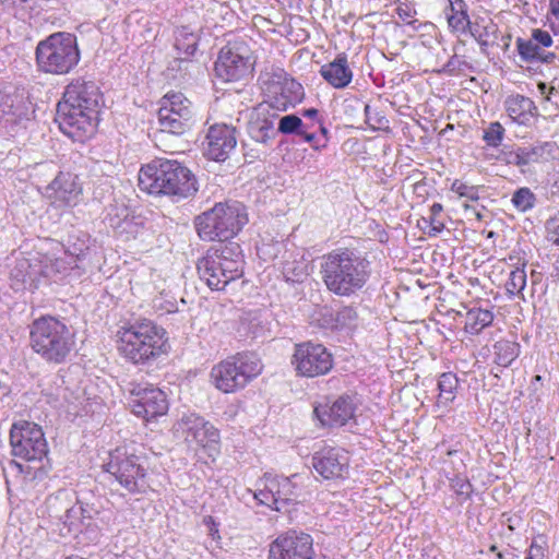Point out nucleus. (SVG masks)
I'll return each instance as SVG.
<instances>
[{
  "mask_svg": "<svg viewBox=\"0 0 559 559\" xmlns=\"http://www.w3.org/2000/svg\"><path fill=\"white\" fill-rule=\"evenodd\" d=\"M312 466L325 479L344 478L348 474V453L341 448H326L316 452Z\"/></svg>",
  "mask_w": 559,
  "mask_h": 559,
  "instance_id": "4be33fe9",
  "label": "nucleus"
},
{
  "mask_svg": "<svg viewBox=\"0 0 559 559\" xmlns=\"http://www.w3.org/2000/svg\"><path fill=\"white\" fill-rule=\"evenodd\" d=\"M499 158L507 165L518 167L521 174H526L523 163L522 145L514 146L510 150H502Z\"/></svg>",
  "mask_w": 559,
  "mask_h": 559,
  "instance_id": "37998d69",
  "label": "nucleus"
},
{
  "mask_svg": "<svg viewBox=\"0 0 559 559\" xmlns=\"http://www.w3.org/2000/svg\"><path fill=\"white\" fill-rule=\"evenodd\" d=\"M267 559H316L313 538L297 530L282 533L270 544Z\"/></svg>",
  "mask_w": 559,
  "mask_h": 559,
  "instance_id": "a211bd4d",
  "label": "nucleus"
},
{
  "mask_svg": "<svg viewBox=\"0 0 559 559\" xmlns=\"http://www.w3.org/2000/svg\"><path fill=\"white\" fill-rule=\"evenodd\" d=\"M550 222H547V229H548V240L552 242V245L559 247V224L556 225L554 228L550 229L549 227Z\"/></svg>",
  "mask_w": 559,
  "mask_h": 559,
  "instance_id": "4d7b16f0",
  "label": "nucleus"
},
{
  "mask_svg": "<svg viewBox=\"0 0 559 559\" xmlns=\"http://www.w3.org/2000/svg\"><path fill=\"white\" fill-rule=\"evenodd\" d=\"M464 206H465V209H466L467 211L472 210V211H473V213L475 214V216H476V218H477L478 221H481V219H483V215H481V213H480V212L476 211L474 207H472V206H469V205H467V204H465Z\"/></svg>",
  "mask_w": 559,
  "mask_h": 559,
  "instance_id": "052dcab7",
  "label": "nucleus"
},
{
  "mask_svg": "<svg viewBox=\"0 0 559 559\" xmlns=\"http://www.w3.org/2000/svg\"><path fill=\"white\" fill-rule=\"evenodd\" d=\"M493 321V313L488 309L473 308L465 314V331L478 334Z\"/></svg>",
  "mask_w": 559,
  "mask_h": 559,
  "instance_id": "72a5a7b5",
  "label": "nucleus"
},
{
  "mask_svg": "<svg viewBox=\"0 0 559 559\" xmlns=\"http://www.w3.org/2000/svg\"><path fill=\"white\" fill-rule=\"evenodd\" d=\"M547 552V542L543 535L535 537L525 556V559H545Z\"/></svg>",
  "mask_w": 559,
  "mask_h": 559,
  "instance_id": "a18cd8bd",
  "label": "nucleus"
},
{
  "mask_svg": "<svg viewBox=\"0 0 559 559\" xmlns=\"http://www.w3.org/2000/svg\"><path fill=\"white\" fill-rule=\"evenodd\" d=\"M190 447L202 449L213 460L219 453V431L195 413L183 414L174 425Z\"/></svg>",
  "mask_w": 559,
  "mask_h": 559,
  "instance_id": "ddd939ff",
  "label": "nucleus"
},
{
  "mask_svg": "<svg viewBox=\"0 0 559 559\" xmlns=\"http://www.w3.org/2000/svg\"><path fill=\"white\" fill-rule=\"evenodd\" d=\"M269 111L266 105L259 104L251 114L248 133L257 142L266 143L275 135L274 118L276 114L270 117Z\"/></svg>",
  "mask_w": 559,
  "mask_h": 559,
  "instance_id": "a878e982",
  "label": "nucleus"
},
{
  "mask_svg": "<svg viewBox=\"0 0 559 559\" xmlns=\"http://www.w3.org/2000/svg\"><path fill=\"white\" fill-rule=\"evenodd\" d=\"M29 345L44 361L59 365L67 360L75 346L74 334L55 317H41L29 326Z\"/></svg>",
  "mask_w": 559,
  "mask_h": 559,
  "instance_id": "423d86ee",
  "label": "nucleus"
},
{
  "mask_svg": "<svg viewBox=\"0 0 559 559\" xmlns=\"http://www.w3.org/2000/svg\"><path fill=\"white\" fill-rule=\"evenodd\" d=\"M262 371L261 360L253 353H238L211 370V379L216 389L233 393L245 388Z\"/></svg>",
  "mask_w": 559,
  "mask_h": 559,
  "instance_id": "9d476101",
  "label": "nucleus"
},
{
  "mask_svg": "<svg viewBox=\"0 0 559 559\" xmlns=\"http://www.w3.org/2000/svg\"><path fill=\"white\" fill-rule=\"evenodd\" d=\"M531 37L540 46L542 49L545 50V48H548L552 46L554 39L551 35L544 29L540 28H534L532 31Z\"/></svg>",
  "mask_w": 559,
  "mask_h": 559,
  "instance_id": "09e8293b",
  "label": "nucleus"
},
{
  "mask_svg": "<svg viewBox=\"0 0 559 559\" xmlns=\"http://www.w3.org/2000/svg\"><path fill=\"white\" fill-rule=\"evenodd\" d=\"M515 44L519 56L524 62L551 63L556 59L555 52L542 49L532 37L528 39L519 37Z\"/></svg>",
  "mask_w": 559,
  "mask_h": 559,
  "instance_id": "c85d7f7f",
  "label": "nucleus"
},
{
  "mask_svg": "<svg viewBox=\"0 0 559 559\" xmlns=\"http://www.w3.org/2000/svg\"><path fill=\"white\" fill-rule=\"evenodd\" d=\"M199 276L212 290H222L243 274V259L236 243L210 248L197 263Z\"/></svg>",
  "mask_w": 559,
  "mask_h": 559,
  "instance_id": "6e6552de",
  "label": "nucleus"
},
{
  "mask_svg": "<svg viewBox=\"0 0 559 559\" xmlns=\"http://www.w3.org/2000/svg\"><path fill=\"white\" fill-rule=\"evenodd\" d=\"M442 210H443V207L440 203H433L430 206L429 221H430L431 231L433 235L439 234L444 228L443 222L439 218V215L441 214Z\"/></svg>",
  "mask_w": 559,
  "mask_h": 559,
  "instance_id": "de8ad7c7",
  "label": "nucleus"
},
{
  "mask_svg": "<svg viewBox=\"0 0 559 559\" xmlns=\"http://www.w3.org/2000/svg\"><path fill=\"white\" fill-rule=\"evenodd\" d=\"M503 126L496 121L491 122L485 130L483 139L488 146L498 147L504 138Z\"/></svg>",
  "mask_w": 559,
  "mask_h": 559,
  "instance_id": "79ce46f5",
  "label": "nucleus"
},
{
  "mask_svg": "<svg viewBox=\"0 0 559 559\" xmlns=\"http://www.w3.org/2000/svg\"><path fill=\"white\" fill-rule=\"evenodd\" d=\"M358 313L353 306H344L332 316L331 328L353 329L357 325Z\"/></svg>",
  "mask_w": 559,
  "mask_h": 559,
  "instance_id": "4c0bfd02",
  "label": "nucleus"
},
{
  "mask_svg": "<svg viewBox=\"0 0 559 559\" xmlns=\"http://www.w3.org/2000/svg\"><path fill=\"white\" fill-rule=\"evenodd\" d=\"M248 221L247 209L242 203L226 201L195 216L194 227L204 241H227L237 236Z\"/></svg>",
  "mask_w": 559,
  "mask_h": 559,
  "instance_id": "0eeeda50",
  "label": "nucleus"
},
{
  "mask_svg": "<svg viewBox=\"0 0 559 559\" xmlns=\"http://www.w3.org/2000/svg\"><path fill=\"white\" fill-rule=\"evenodd\" d=\"M81 508H68L66 513L60 518L63 524L69 527V530H72L75 526V520Z\"/></svg>",
  "mask_w": 559,
  "mask_h": 559,
  "instance_id": "3c124183",
  "label": "nucleus"
},
{
  "mask_svg": "<svg viewBox=\"0 0 559 559\" xmlns=\"http://www.w3.org/2000/svg\"><path fill=\"white\" fill-rule=\"evenodd\" d=\"M87 247L84 243L80 248L71 249L68 247L66 253L71 258V262L67 263L63 259L59 258L53 261H50L49 264L43 265V276L51 277L53 274H68V270H74V267H79L78 261L81 260L82 257L85 255V251Z\"/></svg>",
  "mask_w": 559,
  "mask_h": 559,
  "instance_id": "c756f323",
  "label": "nucleus"
},
{
  "mask_svg": "<svg viewBox=\"0 0 559 559\" xmlns=\"http://www.w3.org/2000/svg\"><path fill=\"white\" fill-rule=\"evenodd\" d=\"M520 348V344L514 341L500 340L493 344V361L507 368L519 357Z\"/></svg>",
  "mask_w": 559,
  "mask_h": 559,
  "instance_id": "473e14b6",
  "label": "nucleus"
},
{
  "mask_svg": "<svg viewBox=\"0 0 559 559\" xmlns=\"http://www.w3.org/2000/svg\"><path fill=\"white\" fill-rule=\"evenodd\" d=\"M497 558L498 559H504L503 554L502 552H497Z\"/></svg>",
  "mask_w": 559,
  "mask_h": 559,
  "instance_id": "0e129e2a",
  "label": "nucleus"
},
{
  "mask_svg": "<svg viewBox=\"0 0 559 559\" xmlns=\"http://www.w3.org/2000/svg\"><path fill=\"white\" fill-rule=\"evenodd\" d=\"M265 99L261 103L267 109L286 111L304 98V87L300 83L286 75H275L265 83Z\"/></svg>",
  "mask_w": 559,
  "mask_h": 559,
  "instance_id": "6ab92c4d",
  "label": "nucleus"
},
{
  "mask_svg": "<svg viewBox=\"0 0 559 559\" xmlns=\"http://www.w3.org/2000/svg\"><path fill=\"white\" fill-rule=\"evenodd\" d=\"M558 146L551 141H537L530 145H522L523 163L526 173L535 164H545L555 158Z\"/></svg>",
  "mask_w": 559,
  "mask_h": 559,
  "instance_id": "bb28decb",
  "label": "nucleus"
},
{
  "mask_svg": "<svg viewBox=\"0 0 559 559\" xmlns=\"http://www.w3.org/2000/svg\"><path fill=\"white\" fill-rule=\"evenodd\" d=\"M103 96L94 81L73 80L58 104L57 122L63 134L84 142L96 131Z\"/></svg>",
  "mask_w": 559,
  "mask_h": 559,
  "instance_id": "f257e3e1",
  "label": "nucleus"
},
{
  "mask_svg": "<svg viewBox=\"0 0 559 559\" xmlns=\"http://www.w3.org/2000/svg\"><path fill=\"white\" fill-rule=\"evenodd\" d=\"M301 115H302L305 118H307V119L311 120V124H308V126H309V130H310L312 127H314V124H317V123H318V120H320V119H319V111H318V109H316V108L304 109V110L301 111Z\"/></svg>",
  "mask_w": 559,
  "mask_h": 559,
  "instance_id": "6e6d98bb",
  "label": "nucleus"
},
{
  "mask_svg": "<svg viewBox=\"0 0 559 559\" xmlns=\"http://www.w3.org/2000/svg\"><path fill=\"white\" fill-rule=\"evenodd\" d=\"M333 362L332 354L322 344L308 341L295 345L292 365L300 377L324 376L331 371Z\"/></svg>",
  "mask_w": 559,
  "mask_h": 559,
  "instance_id": "dca6fc26",
  "label": "nucleus"
},
{
  "mask_svg": "<svg viewBox=\"0 0 559 559\" xmlns=\"http://www.w3.org/2000/svg\"><path fill=\"white\" fill-rule=\"evenodd\" d=\"M251 51L243 40L228 43L219 51L214 71L224 82L240 81L252 72Z\"/></svg>",
  "mask_w": 559,
  "mask_h": 559,
  "instance_id": "2eb2a0df",
  "label": "nucleus"
},
{
  "mask_svg": "<svg viewBox=\"0 0 559 559\" xmlns=\"http://www.w3.org/2000/svg\"><path fill=\"white\" fill-rule=\"evenodd\" d=\"M490 550H491V551H496V550H497V547L493 545V546H491V547H490Z\"/></svg>",
  "mask_w": 559,
  "mask_h": 559,
  "instance_id": "338daca9",
  "label": "nucleus"
},
{
  "mask_svg": "<svg viewBox=\"0 0 559 559\" xmlns=\"http://www.w3.org/2000/svg\"><path fill=\"white\" fill-rule=\"evenodd\" d=\"M132 214V211L122 202L115 201L105 210L104 223L115 231Z\"/></svg>",
  "mask_w": 559,
  "mask_h": 559,
  "instance_id": "c9c22d12",
  "label": "nucleus"
},
{
  "mask_svg": "<svg viewBox=\"0 0 559 559\" xmlns=\"http://www.w3.org/2000/svg\"><path fill=\"white\" fill-rule=\"evenodd\" d=\"M526 272H525V264H523L522 267H516L515 270L511 271L509 278L506 283V290L508 296H523V290L526 287Z\"/></svg>",
  "mask_w": 559,
  "mask_h": 559,
  "instance_id": "58836bf2",
  "label": "nucleus"
},
{
  "mask_svg": "<svg viewBox=\"0 0 559 559\" xmlns=\"http://www.w3.org/2000/svg\"><path fill=\"white\" fill-rule=\"evenodd\" d=\"M129 385V405L135 416L150 420L167 413L168 401L159 388L150 383L135 382Z\"/></svg>",
  "mask_w": 559,
  "mask_h": 559,
  "instance_id": "f3484780",
  "label": "nucleus"
},
{
  "mask_svg": "<svg viewBox=\"0 0 559 559\" xmlns=\"http://www.w3.org/2000/svg\"><path fill=\"white\" fill-rule=\"evenodd\" d=\"M321 76L334 88H345L353 80V71L348 66L347 55L341 52L336 58L320 68Z\"/></svg>",
  "mask_w": 559,
  "mask_h": 559,
  "instance_id": "393cba45",
  "label": "nucleus"
},
{
  "mask_svg": "<svg viewBox=\"0 0 559 559\" xmlns=\"http://www.w3.org/2000/svg\"><path fill=\"white\" fill-rule=\"evenodd\" d=\"M43 276V265L38 260H17L11 270V280L15 289L36 288Z\"/></svg>",
  "mask_w": 559,
  "mask_h": 559,
  "instance_id": "b1692460",
  "label": "nucleus"
},
{
  "mask_svg": "<svg viewBox=\"0 0 559 559\" xmlns=\"http://www.w3.org/2000/svg\"><path fill=\"white\" fill-rule=\"evenodd\" d=\"M463 62L457 58V56H452L450 60L445 63L443 71L449 74H454L461 70V64Z\"/></svg>",
  "mask_w": 559,
  "mask_h": 559,
  "instance_id": "864d4df0",
  "label": "nucleus"
},
{
  "mask_svg": "<svg viewBox=\"0 0 559 559\" xmlns=\"http://www.w3.org/2000/svg\"><path fill=\"white\" fill-rule=\"evenodd\" d=\"M320 275L330 293L338 297H350L369 281L370 262L354 249H334L322 257Z\"/></svg>",
  "mask_w": 559,
  "mask_h": 559,
  "instance_id": "f03ea898",
  "label": "nucleus"
},
{
  "mask_svg": "<svg viewBox=\"0 0 559 559\" xmlns=\"http://www.w3.org/2000/svg\"><path fill=\"white\" fill-rule=\"evenodd\" d=\"M511 202L520 212H527L534 207L536 197L528 188L524 187L513 193Z\"/></svg>",
  "mask_w": 559,
  "mask_h": 559,
  "instance_id": "a19ab883",
  "label": "nucleus"
},
{
  "mask_svg": "<svg viewBox=\"0 0 559 559\" xmlns=\"http://www.w3.org/2000/svg\"><path fill=\"white\" fill-rule=\"evenodd\" d=\"M153 307H154L156 310H158V311H164V312H166V313H171V312L177 311V307H176L175 302L164 300V298H163V297H156V298L153 300Z\"/></svg>",
  "mask_w": 559,
  "mask_h": 559,
  "instance_id": "8fccbe9b",
  "label": "nucleus"
},
{
  "mask_svg": "<svg viewBox=\"0 0 559 559\" xmlns=\"http://www.w3.org/2000/svg\"><path fill=\"white\" fill-rule=\"evenodd\" d=\"M450 486L456 496L467 499L472 493V485L468 479L462 475H455L450 479Z\"/></svg>",
  "mask_w": 559,
  "mask_h": 559,
  "instance_id": "49530a36",
  "label": "nucleus"
},
{
  "mask_svg": "<svg viewBox=\"0 0 559 559\" xmlns=\"http://www.w3.org/2000/svg\"><path fill=\"white\" fill-rule=\"evenodd\" d=\"M12 454L24 462L10 461V466L19 473L41 478L46 473L48 445L41 428L26 420L14 423L10 430Z\"/></svg>",
  "mask_w": 559,
  "mask_h": 559,
  "instance_id": "39448f33",
  "label": "nucleus"
},
{
  "mask_svg": "<svg viewBox=\"0 0 559 559\" xmlns=\"http://www.w3.org/2000/svg\"><path fill=\"white\" fill-rule=\"evenodd\" d=\"M277 131L283 134H297L308 143L314 141L316 134L309 131L308 123H305L296 115H287L280 119Z\"/></svg>",
  "mask_w": 559,
  "mask_h": 559,
  "instance_id": "7c9ffc66",
  "label": "nucleus"
},
{
  "mask_svg": "<svg viewBox=\"0 0 559 559\" xmlns=\"http://www.w3.org/2000/svg\"><path fill=\"white\" fill-rule=\"evenodd\" d=\"M139 187L150 194L167 195L175 201L198 191L193 174L177 160L156 158L141 167Z\"/></svg>",
  "mask_w": 559,
  "mask_h": 559,
  "instance_id": "7ed1b4c3",
  "label": "nucleus"
},
{
  "mask_svg": "<svg viewBox=\"0 0 559 559\" xmlns=\"http://www.w3.org/2000/svg\"><path fill=\"white\" fill-rule=\"evenodd\" d=\"M289 273H290V269L287 265L284 269V275L286 276L287 281H292V282H300L302 280V277L306 276V272H305L304 267H299L297 271L294 270L293 276H290Z\"/></svg>",
  "mask_w": 559,
  "mask_h": 559,
  "instance_id": "5fc2aeb1",
  "label": "nucleus"
},
{
  "mask_svg": "<svg viewBox=\"0 0 559 559\" xmlns=\"http://www.w3.org/2000/svg\"><path fill=\"white\" fill-rule=\"evenodd\" d=\"M157 119L162 134L181 135L192 126V104L182 93H167L160 99Z\"/></svg>",
  "mask_w": 559,
  "mask_h": 559,
  "instance_id": "4468645a",
  "label": "nucleus"
},
{
  "mask_svg": "<svg viewBox=\"0 0 559 559\" xmlns=\"http://www.w3.org/2000/svg\"><path fill=\"white\" fill-rule=\"evenodd\" d=\"M300 478L298 474L290 477L265 474L263 488L254 492V498L272 510L288 512V507L300 496Z\"/></svg>",
  "mask_w": 559,
  "mask_h": 559,
  "instance_id": "f8f14e48",
  "label": "nucleus"
},
{
  "mask_svg": "<svg viewBox=\"0 0 559 559\" xmlns=\"http://www.w3.org/2000/svg\"><path fill=\"white\" fill-rule=\"evenodd\" d=\"M143 228V221L141 217H138L131 214L127 219L121 224V227L117 228L114 233L117 237L121 238L124 241L136 238V236L141 233Z\"/></svg>",
  "mask_w": 559,
  "mask_h": 559,
  "instance_id": "ea45409f",
  "label": "nucleus"
},
{
  "mask_svg": "<svg viewBox=\"0 0 559 559\" xmlns=\"http://www.w3.org/2000/svg\"><path fill=\"white\" fill-rule=\"evenodd\" d=\"M481 47L487 46V39H483V41H478Z\"/></svg>",
  "mask_w": 559,
  "mask_h": 559,
  "instance_id": "e2e57ef3",
  "label": "nucleus"
},
{
  "mask_svg": "<svg viewBox=\"0 0 559 559\" xmlns=\"http://www.w3.org/2000/svg\"><path fill=\"white\" fill-rule=\"evenodd\" d=\"M83 193L79 176L60 171L47 186L46 197L57 207H73L81 201Z\"/></svg>",
  "mask_w": 559,
  "mask_h": 559,
  "instance_id": "aec40b11",
  "label": "nucleus"
},
{
  "mask_svg": "<svg viewBox=\"0 0 559 559\" xmlns=\"http://www.w3.org/2000/svg\"><path fill=\"white\" fill-rule=\"evenodd\" d=\"M495 25H487V26H480L479 24H476L474 27H469L471 35L477 40L483 41V39H486V37L489 35V28L493 27Z\"/></svg>",
  "mask_w": 559,
  "mask_h": 559,
  "instance_id": "603ef678",
  "label": "nucleus"
},
{
  "mask_svg": "<svg viewBox=\"0 0 559 559\" xmlns=\"http://www.w3.org/2000/svg\"><path fill=\"white\" fill-rule=\"evenodd\" d=\"M104 468L127 493H144L150 487L143 460L121 448L109 453Z\"/></svg>",
  "mask_w": 559,
  "mask_h": 559,
  "instance_id": "9b49d317",
  "label": "nucleus"
},
{
  "mask_svg": "<svg viewBox=\"0 0 559 559\" xmlns=\"http://www.w3.org/2000/svg\"><path fill=\"white\" fill-rule=\"evenodd\" d=\"M35 57L39 71L68 74L80 61L76 37L67 32L53 33L37 44Z\"/></svg>",
  "mask_w": 559,
  "mask_h": 559,
  "instance_id": "1a4fd4ad",
  "label": "nucleus"
},
{
  "mask_svg": "<svg viewBox=\"0 0 559 559\" xmlns=\"http://www.w3.org/2000/svg\"><path fill=\"white\" fill-rule=\"evenodd\" d=\"M167 332L148 319H138L118 331V350L129 361L139 365L165 353Z\"/></svg>",
  "mask_w": 559,
  "mask_h": 559,
  "instance_id": "20e7f679",
  "label": "nucleus"
},
{
  "mask_svg": "<svg viewBox=\"0 0 559 559\" xmlns=\"http://www.w3.org/2000/svg\"><path fill=\"white\" fill-rule=\"evenodd\" d=\"M450 13H447L449 27L453 31L465 32L471 26L467 5L464 0H448Z\"/></svg>",
  "mask_w": 559,
  "mask_h": 559,
  "instance_id": "2f4dec72",
  "label": "nucleus"
},
{
  "mask_svg": "<svg viewBox=\"0 0 559 559\" xmlns=\"http://www.w3.org/2000/svg\"><path fill=\"white\" fill-rule=\"evenodd\" d=\"M396 14L399 15V17L404 21V22H407L408 24H411L412 22L409 21V19L413 16L412 14V10L407 7H399L396 9Z\"/></svg>",
  "mask_w": 559,
  "mask_h": 559,
  "instance_id": "13d9d810",
  "label": "nucleus"
},
{
  "mask_svg": "<svg viewBox=\"0 0 559 559\" xmlns=\"http://www.w3.org/2000/svg\"><path fill=\"white\" fill-rule=\"evenodd\" d=\"M356 404L348 395L337 397L331 404H320L314 414L323 426L341 427L354 419Z\"/></svg>",
  "mask_w": 559,
  "mask_h": 559,
  "instance_id": "5701e85b",
  "label": "nucleus"
},
{
  "mask_svg": "<svg viewBox=\"0 0 559 559\" xmlns=\"http://www.w3.org/2000/svg\"><path fill=\"white\" fill-rule=\"evenodd\" d=\"M198 35L189 26H180L175 32V47L185 55L183 59L191 57L197 50Z\"/></svg>",
  "mask_w": 559,
  "mask_h": 559,
  "instance_id": "f704fd0d",
  "label": "nucleus"
},
{
  "mask_svg": "<svg viewBox=\"0 0 559 559\" xmlns=\"http://www.w3.org/2000/svg\"><path fill=\"white\" fill-rule=\"evenodd\" d=\"M318 128L320 129L322 135L326 139L328 136V129L323 126L322 121L321 120H318Z\"/></svg>",
  "mask_w": 559,
  "mask_h": 559,
  "instance_id": "680f3d73",
  "label": "nucleus"
},
{
  "mask_svg": "<svg viewBox=\"0 0 559 559\" xmlns=\"http://www.w3.org/2000/svg\"><path fill=\"white\" fill-rule=\"evenodd\" d=\"M369 109H370V106H369V105H366V106H365V112H366V114H368Z\"/></svg>",
  "mask_w": 559,
  "mask_h": 559,
  "instance_id": "69168bd1",
  "label": "nucleus"
},
{
  "mask_svg": "<svg viewBox=\"0 0 559 559\" xmlns=\"http://www.w3.org/2000/svg\"><path fill=\"white\" fill-rule=\"evenodd\" d=\"M549 5H550V12L556 17H559V0H549Z\"/></svg>",
  "mask_w": 559,
  "mask_h": 559,
  "instance_id": "bf43d9fd",
  "label": "nucleus"
},
{
  "mask_svg": "<svg viewBox=\"0 0 559 559\" xmlns=\"http://www.w3.org/2000/svg\"><path fill=\"white\" fill-rule=\"evenodd\" d=\"M508 116L519 124H527L537 115V107L526 96L516 94L509 96L504 102Z\"/></svg>",
  "mask_w": 559,
  "mask_h": 559,
  "instance_id": "cd10ccee",
  "label": "nucleus"
},
{
  "mask_svg": "<svg viewBox=\"0 0 559 559\" xmlns=\"http://www.w3.org/2000/svg\"><path fill=\"white\" fill-rule=\"evenodd\" d=\"M237 145L236 129L216 123L207 130L203 142V154L212 160L225 162Z\"/></svg>",
  "mask_w": 559,
  "mask_h": 559,
  "instance_id": "412c9836",
  "label": "nucleus"
},
{
  "mask_svg": "<svg viewBox=\"0 0 559 559\" xmlns=\"http://www.w3.org/2000/svg\"><path fill=\"white\" fill-rule=\"evenodd\" d=\"M535 379H536V381H539L540 380V376H536Z\"/></svg>",
  "mask_w": 559,
  "mask_h": 559,
  "instance_id": "774afa93",
  "label": "nucleus"
},
{
  "mask_svg": "<svg viewBox=\"0 0 559 559\" xmlns=\"http://www.w3.org/2000/svg\"><path fill=\"white\" fill-rule=\"evenodd\" d=\"M451 191L456 193L461 198H466L471 201H477L479 199L480 187L471 186L462 180L455 179L451 185Z\"/></svg>",
  "mask_w": 559,
  "mask_h": 559,
  "instance_id": "c03bdc74",
  "label": "nucleus"
},
{
  "mask_svg": "<svg viewBox=\"0 0 559 559\" xmlns=\"http://www.w3.org/2000/svg\"><path fill=\"white\" fill-rule=\"evenodd\" d=\"M459 379L453 372H443L438 381L439 403L448 404L455 399Z\"/></svg>",
  "mask_w": 559,
  "mask_h": 559,
  "instance_id": "e433bc0d",
  "label": "nucleus"
}]
</instances>
